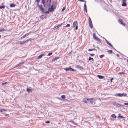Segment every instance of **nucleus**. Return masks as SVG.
Wrapping results in <instances>:
<instances>
[{"label": "nucleus", "instance_id": "1", "mask_svg": "<svg viewBox=\"0 0 128 128\" xmlns=\"http://www.w3.org/2000/svg\"><path fill=\"white\" fill-rule=\"evenodd\" d=\"M42 1L44 7L47 8L50 6L52 3L51 0H42Z\"/></svg>", "mask_w": 128, "mask_h": 128}, {"label": "nucleus", "instance_id": "2", "mask_svg": "<svg viewBox=\"0 0 128 128\" xmlns=\"http://www.w3.org/2000/svg\"><path fill=\"white\" fill-rule=\"evenodd\" d=\"M127 95V94L126 93L124 94H121V93H118V94H115V96H126Z\"/></svg>", "mask_w": 128, "mask_h": 128}, {"label": "nucleus", "instance_id": "3", "mask_svg": "<svg viewBox=\"0 0 128 128\" xmlns=\"http://www.w3.org/2000/svg\"><path fill=\"white\" fill-rule=\"evenodd\" d=\"M89 102L91 104H95V100L94 98H90Z\"/></svg>", "mask_w": 128, "mask_h": 128}, {"label": "nucleus", "instance_id": "4", "mask_svg": "<svg viewBox=\"0 0 128 128\" xmlns=\"http://www.w3.org/2000/svg\"><path fill=\"white\" fill-rule=\"evenodd\" d=\"M83 100L84 102L86 103H88L89 102V100H90V98H85Z\"/></svg>", "mask_w": 128, "mask_h": 128}, {"label": "nucleus", "instance_id": "5", "mask_svg": "<svg viewBox=\"0 0 128 128\" xmlns=\"http://www.w3.org/2000/svg\"><path fill=\"white\" fill-rule=\"evenodd\" d=\"M94 39L95 40L98 42V44H100L101 42L100 40L98 37H95Z\"/></svg>", "mask_w": 128, "mask_h": 128}, {"label": "nucleus", "instance_id": "6", "mask_svg": "<svg viewBox=\"0 0 128 128\" xmlns=\"http://www.w3.org/2000/svg\"><path fill=\"white\" fill-rule=\"evenodd\" d=\"M47 17V16L46 15H41L40 16V18L42 20H43L44 18Z\"/></svg>", "mask_w": 128, "mask_h": 128}, {"label": "nucleus", "instance_id": "7", "mask_svg": "<svg viewBox=\"0 0 128 128\" xmlns=\"http://www.w3.org/2000/svg\"><path fill=\"white\" fill-rule=\"evenodd\" d=\"M118 22L120 23L121 24H122L124 26V24L122 22V20L121 19H119L118 20Z\"/></svg>", "mask_w": 128, "mask_h": 128}, {"label": "nucleus", "instance_id": "8", "mask_svg": "<svg viewBox=\"0 0 128 128\" xmlns=\"http://www.w3.org/2000/svg\"><path fill=\"white\" fill-rule=\"evenodd\" d=\"M84 10L85 11H86V12H87V10L86 9V3L85 2L84 5Z\"/></svg>", "mask_w": 128, "mask_h": 128}, {"label": "nucleus", "instance_id": "9", "mask_svg": "<svg viewBox=\"0 0 128 128\" xmlns=\"http://www.w3.org/2000/svg\"><path fill=\"white\" fill-rule=\"evenodd\" d=\"M97 76L98 78L100 79H103L104 78V76H102L100 75H97Z\"/></svg>", "mask_w": 128, "mask_h": 128}, {"label": "nucleus", "instance_id": "10", "mask_svg": "<svg viewBox=\"0 0 128 128\" xmlns=\"http://www.w3.org/2000/svg\"><path fill=\"white\" fill-rule=\"evenodd\" d=\"M44 55V54H43L40 55L38 57V59L41 58Z\"/></svg>", "mask_w": 128, "mask_h": 128}, {"label": "nucleus", "instance_id": "11", "mask_svg": "<svg viewBox=\"0 0 128 128\" xmlns=\"http://www.w3.org/2000/svg\"><path fill=\"white\" fill-rule=\"evenodd\" d=\"M59 58V57H56L54 58H53L52 60V62H54L56 60H57Z\"/></svg>", "mask_w": 128, "mask_h": 128}, {"label": "nucleus", "instance_id": "12", "mask_svg": "<svg viewBox=\"0 0 128 128\" xmlns=\"http://www.w3.org/2000/svg\"><path fill=\"white\" fill-rule=\"evenodd\" d=\"M39 7L40 9V10H44V9L43 7L42 6V5L41 4L40 5L38 6Z\"/></svg>", "mask_w": 128, "mask_h": 128}, {"label": "nucleus", "instance_id": "13", "mask_svg": "<svg viewBox=\"0 0 128 128\" xmlns=\"http://www.w3.org/2000/svg\"><path fill=\"white\" fill-rule=\"evenodd\" d=\"M105 40V41L106 42V43L109 46H111L112 47V45L106 39L104 38Z\"/></svg>", "mask_w": 128, "mask_h": 128}, {"label": "nucleus", "instance_id": "14", "mask_svg": "<svg viewBox=\"0 0 128 128\" xmlns=\"http://www.w3.org/2000/svg\"><path fill=\"white\" fill-rule=\"evenodd\" d=\"M77 23V22L76 21L74 22H73L72 26L73 27H75V26H76V24H76Z\"/></svg>", "mask_w": 128, "mask_h": 128}, {"label": "nucleus", "instance_id": "15", "mask_svg": "<svg viewBox=\"0 0 128 128\" xmlns=\"http://www.w3.org/2000/svg\"><path fill=\"white\" fill-rule=\"evenodd\" d=\"M62 24H60V25H58V26H55L54 28H55V29H56L58 28L59 27H60L62 25Z\"/></svg>", "mask_w": 128, "mask_h": 128}, {"label": "nucleus", "instance_id": "16", "mask_svg": "<svg viewBox=\"0 0 128 128\" xmlns=\"http://www.w3.org/2000/svg\"><path fill=\"white\" fill-rule=\"evenodd\" d=\"M71 67H69L68 68H66V71H67L68 70L71 71Z\"/></svg>", "mask_w": 128, "mask_h": 128}, {"label": "nucleus", "instance_id": "17", "mask_svg": "<svg viewBox=\"0 0 128 128\" xmlns=\"http://www.w3.org/2000/svg\"><path fill=\"white\" fill-rule=\"evenodd\" d=\"M76 68H79L80 69V70L81 69H82L83 68H82V66H80L79 65L77 66H76Z\"/></svg>", "mask_w": 128, "mask_h": 128}, {"label": "nucleus", "instance_id": "18", "mask_svg": "<svg viewBox=\"0 0 128 128\" xmlns=\"http://www.w3.org/2000/svg\"><path fill=\"white\" fill-rule=\"evenodd\" d=\"M16 5L14 4H11L10 5V6L11 7H14L16 6Z\"/></svg>", "mask_w": 128, "mask_h": 128}, {"label": "nucleus", "instance_id": "19", "mask_svg": "<svg viewBox=\"0 0 128 128\" xmlns=\"http://www.w3.org/2000/svg\"><path fill=\"white\" fill-rule=\"evenodd\" d=\"M89 26L90 28H92L93 27L92 23V22H89Z\"/></svg>", "mask_w": 128, "mask_h": 128}, {"label": "nucleus", "instance_id": "20", "mask_svg": "<svg viewBox=\"0 0 128 128\" xmlns=\"http://www.w3.org/2000/svg\"><path fill=\"white\" fill-rule=\"evenodd\" d=\"M48 10L50 12H51L52 11H53L54 10L52 8H48Z\"/></svg>", "mask_w": 128, "mask_h": 128}, {"label": "nucleus", "instance_id": "21", "mask_svg": "<svg viewBox=\"0 0 128 128\" xmlns=\"http://www.w3.org/2000/svg\"><path fill=\"white\" fill-rule=\"evenodd\" d=\"M112 104L114 105L117 106L118 105V104L116 103V102H113L112 103Z\"/></svg>", "mask_w": 128, "mask_h": 128}, {"label": "nucleus", "instance_id": "22", "mask_svg": "<svg viewBox=\"0 0 128 128\" xmlns=\"http://www.w3.org/2000/svg\"><path fill=\"white\" fill-rule=\"evenodd\" d=\"M126 5V4L125 2H124L123 4H122V6H125Z\"/></svg>", "mask_w": 128, "mask_h": 128}, {"label": "nucleus", "instance_id": "23", "mask_svg": "<svg viewBox=\"0 0 128 128\" xmlns=\"http://www.w3.org/2000/svg\"><path fill=\"white\" fill-rule=\"evenodd\" d=\"M111 116L112 117L116 118V116H115V114H113Z\"/></svg>", "mask_w": 128, "mask_h": 128}, {"label": "nucleus", "instance_id": "24", "mask_svg": "<svg viewBox=\"0 0 128 128\" xmlns=\"http://www.w3.org/2000/svg\"><path fill=\"white\" fill-rule=\"evenodd\" d=\"M52 8L54 10L56 8V7L55 6H54L53 5H52L51 6V7L50 8Z\"/></svg>", "mask_w": 128, "mask_h": 128}, {"label": "nucleus", "instance_id": "25", "mask_svg": "<svg viewBox=\"0 0 128 128\" xmlns=\"http://www.w3.org/2000/svg\"><path fill=\"white\" fill-rule=\"evenodd\" d=\"M27 36V35L26 34L24 35L23 36L21 37L20 38L21 39H23V38H25L26 36Z\"/></svg>", "mask_w": 128, "mask_h": 128}, {"label": "nucleus", "instance_id": "26", "mask_svg": "<svg viewBox=\"0 0 128 128\" xmlns=\"http://www.w3.org/2000/svg\"><path fill=\"white\" fill-rule=\"evenodd\" d=\"M30 41V40H26V41L24 42V44L26 43H27L28 41Z\"/></svg>", "mask_w": 128, "mask_h": 128}, {"label": "nucleus", "instance_id": "27", "mask_svg": "<svg viewBox=\"0 0 128 128\" xmlns=\"http://www.w3.org/2000/svg\"><path fill=\"white\" fill-rule=\"evenodd\" d=\"M27 91L28 92H29L31 91H32V90L31 89H30V88H28L27 89Z\"/></svg>", "mask_w": 128, "mask_h": 128}, {"label": "nucleus", "instance_id": "28", "mask_svg": "<svg viewBox=\"0 0 128 128\" xmlns=\"http://www.w3.org/2000/svg\"><path fill=\"white\" fill-rule=\"evenodd\" d=\"M96 50V49L95 48H92V49H89L88 50L89 51H92V50Z\"/></svg>", "mask_w": 128, "mask_h": 128}, {"label": "nucleus", "instance_id": "29", "mask_svg": "<svg viewBox=\"0 0 128 128\" xmlns=\"http://www.w3.org/2000/svg\"><path fill=\"white\" fill-rule=\"evenodd\" d=\"M2 8H5V6H0V9H2Z\"/></svg>", "mask_w": 128, "mask_h": 128}, {"label": "nucleus", "instance_id": "30", "mask_svg": "<svg viewBox=\"0 0 128 128\" xmlns=\"http://www.w3.org/2000/svg\"><path fill=\"white\" fill-rule=\"evenodd\" d=\"M88 60H92V61H94V59L92 58H91L90 57L89 58Z\"/></svg>", "mask_w": 128, "mask_h": 128}, {"label": "nucleus", "instance_id": "31", "mask_svg": "<svg viewBox=\"0 0 128 128\" xmlns=\"http://www.w3.org/2000/svg\"><path fill=\"white\" fill-rule=\"evenodd\" d=\"M21 64L20 63L18 64L17 65L16 67H14L15 68H16V67H18V66H20L21 65Z\"/></svg>", "mask_w": 128, "mask_h": 128}, {"label": "nucleus", "instance_id": "32", "mask_svg": "<svg viewBox=\"0 0 128 128\" xmlns=\"http://www.w3.org/2000/svg\"><path fill=\"white\" fill-rule=\"evenodd\" d=\"M108 52L109 53L111 54L112 52V50H108Z\"/></svg>", "mask_w": 128, "mask_h": 128}, {"label": "nucleus", "instance_id": "33", "mask_svg": "<svg viewBox=\"0 0 128 128\" xmlns=\"http://www.w3.org/2000/svg\"><path fill=\"white\" fill-rule=\"evenodd\" d=\"M61 98L62 99H64L65 98V96L64 95H62L61 96Z\"/></svg>", "mask_w": 128, "mask_h": 128}, {"label": "nucleus", "instance_id": "34", "mask_svg": "<svg viewBox=\"0 0 128 128\" xmlns=\"http://www.w3.org/2000/svg\"><path fill=\"white\" fill-rule=\"evenodd\" d=\"M119 118H124V117L122 116H119L118 117Z\"/></svg>", "mask_w": 128, "mask_h": 128}, {"label": "nucleus", "instance_id": "35", "mask_svg": "<svg viewBox=\"0 0 128 128\" xmlns=\"http://www.w3.org/2000/svg\"><path fill=\"white\" fill-rule=\"evenodd\" d=\"M5 30L4 28H2L1 29H0V31L2 32L3 31H4Z\"/></svg>", "mask_w": 128, "mask_h": 128}, {"label": "nucleus", "instance_id": "36", "mask_svg": "<svg viewBox=\"0 0 128 128\" xmlns=\"http://www.w3.org/2000/svg\"><path fill=\"white\" fill-rule=\"evenodd\" d=\"M88 21L89 22H92L90 18V17H89V18L88 20Z\"/></svg>", "mask_w": 128, "mask_h": 128}, {"label": "nucleus", "instance_id": "37", "mask_svg": "<svg viewBox=\"0 0 128 128\" xmlns=\"http://www.w3.org/2000/svg\"><path fill=\"white\" fill-rule=\"evenodd\" d=\"M52 54V52H50L49 53L48 55H47V56H50V55H51Z\"/></svg>", "mask_w": 128, "mask_h": 128}, {"label": "nucleus", "instance_id": "38", "mask_svg": "<svg viewBox=\"0 0 128 128\" xmlns=\"http://www.w3.org/2000/svg\"><path fill=\"white\" fill-rule=\"evenodd\" d=\"M20 44H24V41L20 42Z\"/></svg>", "mask_w": 128, "mask_h": 128}, {"label": "nucleus", "instance_id": "39", "mask_svg": "<svg viewBox=\"0 0 128 128\" xmlns=\"http://www.w3.org/2000/svg\"><path fill=\"white\" fill-rule=\"evenodd\" d=\"M70 122H72V123L74 124L75 125H76V123L74 121H70Z\"/></svg>", "mask_w": 128, "mask_h": 128}, {"label": "nucleus", "instance_id": "40", "mask_svg": "<svg viewBox=\"0 0 128 128\" xmlns=\"http://www.w3.org/2000/svg\"><path fill=\"white\" fill-rule=\"evenodd\" d=\"M78 28V24H77L75 27V29L76 30Z\"/></svg>", "mask_w": 128, "mask_h": 128}, {"label": "nucleus", "instance_id": "41", "mask_svg": "<svg viewBox=\"0 0 128 128\" xmlns=\"http://www.w3.org/2000/svg\"><path fill=\"white\" fill-rule=\"evenodd\" d=\"M104 56V54H102V55H100V58H103Z\"/></svg>", "mask_w": 128, "mask_h": 128}, {"label": "nucleus", "instance_id": "42", "mask_svg": "<svg viewBox=\"0 0 128 128\" xmlns=\"http://www.w3.org/2000/svg\"><path fill=\"white\" fill-rule=\"evenodd\" d=\"M65 7H63V8H62V11H63L65 9Z\"/></svg>", "mask_w": 128, "mask_h": 128}, {"label": "nucleus", "instance_id": "43", "mask_svg": "<svg viewBox=\"0 0 128 128\" xmlns=\"http://www.w3.org/2000/svg\"><path fill=\"white\" fill-rule=\"evenodd\" d=\"M93 36L94 38H95V37H96L95 35V33H94L93 34Z\"/></svg>", "mask_w": 128, "mask_h": 128}, {"label": "nucleus", "instance_id": "44", "mask_svg": "<svg viewBox=\"0 0 128 128\" xmlns=\"http://www.w3.org/2000/svg\"><path fill=\"white\" fill-rule=\"evenodd\" d=\"M40 1V0H36V2L38 3H39Z\"/></svg>", "mask_w": 128, "mask_h": 128}, {"label": "nucleus", "instance_id": "45", "mask_svg": "<svg viewBox=\"0 0 128 128\" xmlns=\"http://www.w3.org/2000/svg\"><path fill=\"white\" fill-rule=\"evenodd\" d=\"M45 13H46L47 14H48L49 13V11H45L44 12Z\"/></svg>", "mask_w": 128, "mask_h": 128}, {"label": "nucleus", "instance_id": "46", "mask_svg": "<svg viewBox=\"0 0 128 128\" xmlns=\"http://www.w3.org/2000/svg\"><path fill=\"white\" fill-rule=\"evenodd\" d=\"M66 26V27H68L70 26V25L69 24H68Z\"/></svg>", "mask_w": 128, "mask_h": 128}, {"label": "nucleus", "instance_id": "47", "mask_svg": "<svg viewBox=\"0 0 128 128\" xmlns=\"http://www.w3.org/2000/svg\"><path fill=\"white\" fill-rule=\"evenodd\" d=\"M8 84V82H6L4 83H3L2 84L3 85H4V84Z\"/></svg>", "mask_w": 128, "mask_h": 128}, {"label": "nucleus", "instance_id": "48", "mask_svg": "<svg viewBox=\"0 0 128 128\" xmlns=\"http://www.w3.org/2000/svg\"><path fill=\"white\" fill-rule=\"evenodd\" d=\"M90 55L92 56H93L94 55V54H90Z\"/></svg>", "mask_w": 128, "mask_h": 128}, {"label": "nucleus", "instance_id": "49", "mask_svg": "<svg viewBox=\"0 0 128 128\" xmlns=\"http://www.w3.org/2000/svg\"><path fill=\"white\" fill-rule=\"evenodd\" d=\"M2 112L4 111H7L6 110V109H2Z\"/></svg>", "mask_w": 128, "mask_h": 128}, {"label": "nucleus", "instance_id": "50", "mask_svg": "<svg viewBox=\"0 0 128 128\" xmlns=\"http://www.w3.org/2000/svg\"><path fill=\"white\" fill-rule=\"evenodd\" d=\"M41 11H42V14H44V13H44V12H44V10H42Z\"/></svg>", "mask_w": 128, "mask_h": 128}, {"label": "nucleus", "instance_id": "51", "mask_svg": "<svg viewBox=\"0 0 128 128\" xmlns=\"http://www.w3.org/2000/svg\"><path fill=\"white\" fill-rule=\"evenodd\" d=\"M113 79V78H111V79L110 80V81L111 82H112V80Z\"/></svg>", "mask_w": 128, "mask_h": 128}, {"label": "nucleus", "instance_id": "52", "mask_svg": "<svg viewBox=\"0 0 128 128\" xmlns=\"http://www.w3.org/2000/svg\"><path fill=\"white\" fill-rule=\"evenodd\" d=\"M50 122V121H47V122H46V123L47 124L49 123Z\"/></svg>", "mask_w": 128, "mask_h": 128}, {"label": "nucleus", "instance_id": "53", "mask_svg": "<svg viewBox=\"0 0 128 128\" xmlns=\"http://www.w3.org/2000/svg\"><path fill=\"white\" fill-rule=\"evenodd\" d=\"M124 104L125 105L128 106V103H124Z\"/></svg>", "mask_w": 128, "mask_h": 128}, {"label": "nucleus", "instance_id": "54", "mask_svg": "<svg viewBox=\"0 0 128 128\" xmlns=\"http://www.w3.org/2000/svg\"><path fill=\"white\" fill-rule=\"evenodd\" d=\"M20 63H21V65L23 64H24V62H20Z\"/></svg>", "mask_w": 128, "mask_h": 128}, {"label": "nucleus", "instance_id": "55", "mask_svg": "<svg viewBox=\"0 0 128 128\" xmlns=\"http://www.w3.org/2000/svg\"><path fill=\"white\" fill-rule=\"evenodd\" d=\"M123 73H124V72H120L119 73V74H123Z\"/></svg>", "mask_w": 128, "mask_h": 128}, {"label": "nucleus", "instance_id": "56", "mask_svg": "<svg viewBox=\"0 0 128 128\" xmlns=\"http://www.w3.org/2000/svg\"><path fill=\"white\" fill-rule=\"evenodd\" d=\"M30 32L26 34V35H27V36H28V34H30Z\"/></svg>", "mask_w": 128, "mask_h": 128}, {"label": "nucleus", "instance_id": "57", "mask_svg": "<svg viewBox=\"0 0 128 128\" xmlns=\"http://www.w3.org/2000/svg\"><path fill=\"white\" fill-rule=\"evenodd\" d=\"M71 70L72 71H74V70L72 68H71Z\"/></svg>", "mask_w": 128, "mask_h": 128}, {"label": "nucleus", "instance_id": "58", "mask_svg": "<svg viewBox=\"0 0 128 128\" xmlns=\"http://www.w3.org/2000/svg\"><path fill=\"white\" fill-rule=\"evenodd\" d=\"M2 112V109L0 108V112Z\"/></svg>", "mask_w": 128, "mask_h": 128}, {"label": "nucleus", "instance_id": "59", "mask_svg": "<svg viewBox=\"0 0 128 128\" xmlns=\"http://www.w3.org/2000/svg\"><path fill=\"white\" fill-rule=\"evenodd\" d=\"M116 56H118V57H119L120 56L119 55V54H116Z\"/></svg>", "mask_w": 128, "mask_h": 128}, {"label": "nucleus", "instance_id": "60", "mask_svg": "<svg viewBox=\"0 0 128 128\" xmlns=\"http://www.w3.org/2000/svg\"><path fill=\"white\" fill-rule=\"evenodd\" d=\"M121 115V114H119L118 115L120 116Z\"/></svg>", "mask_w": 128, "mask_h": 128}, {"label": "nucleus", "instance_id": "61", "mask_svg": "<svg viewBox=\"0 0 128 128\" xmlns=\"http://www.w3.org/2000/svg\"><path fill=\"white\" fill-rule=\"evenodd\" d=\"M126 0H122V1H126Z\"/></svg>", "mask_w": 128, "mask_h": 128}, {"label": "nucleus", "instance_id": "62", "mask_svg": "<svg viewBox=\"0 0 128 128\" xmlns=\"http://www.w3.org/2000/svg\"><path fill=\"white\" fill-rule=\"evenodd\" d=\"M127 62L128 63V59L127 60Z\"/></svg>", "mask_w": 128, "mask_h": 128}, {"label": "nucleus", "instance_id": "63", "mask_svg": "<svg viewBox=\"0 0 128 128\" xmlns=\"http://www.w3.org/2000/svg\"><path fill=\"white\" fill-rule=\"evenodd\" d=\"M37 6H38L39 4H37Z\"/></svg>", "mask_w": 128, "mask_h": 128}, {"label": "nucleus", "instance_id": "64", "mask_svg": "<svg viewBox=\"0 0 128 128\" xmlns=\"http://www.w3.org/2000/svg\"><path fill=\"white\" fill-rule=\"evenodd\" d=\"M1 37V36L0 35V38Z\"/></svg>", "mask_w": 128, "mask_h": 128}]
</instances>
